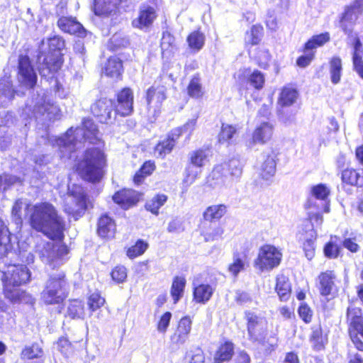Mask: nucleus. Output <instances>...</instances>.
I'll return each instance as SVG.
<instances>
[{
	"instance_id": "obj_1",
	"label": "nucleus",
	"mask_w": 363,
	"mask_h": 363,
	"mask_svg": "<svg viewBox=\"0 0 363 363\" xmlns=\"http://www.w3.org/2000/svg\"><path fill=\"white\" fill-rule=\"evenodd\" d=\"M30 225L52 240H62L65 223L56 208L48 202H41L30 208Z\"/></svg>"
},
{
	"instance_id": "obj_2",
	"label": "nucleus",
	"mask_w": 363,
	"mask_h": 363,
	"mask_svg": "<svg viewBox=\"0 0 363 363\" xmlns=\"http://www.w3.org/2000/svg\"><path fill=\"white\" fill-rule=\"evenodd\" d=\"M106 160L104 153L99 148H89L84 160L79 164L78 169L82 177L91 182H99L104 174Z\"/></svg>"
},
{
	"instance_id": "obj_3",
	"label": "nucleus",
	"mask_w": 363,
	"mask_h": 363,
	"mask_svg": "<svg viewBox=\"0 0 363 363\" xmlns=\"http://www.w3.org/2000/svg\"><path fill=\"white\" fill-rule=\"evenodd\" d=\"M98 132L94 122L91 119H85L83 121V128H77L74 130L71 128L64 136L57 138L56 143L62 152H71L77 148L78 142L97 137Z\"/></svg>"
},
{
	"instance_id": "obj_4",
	"label": "nucleus",
	"mask_w": 363,
	"mask_h": 363,
	"mask_svg": "<svg viewBox=\"0 0 363 363\" xmlns=\"http://www.w3.org/2000/svg\"><path fill=\"white\" fill-rule=\"evenodd\" d=\"M48 45L49 53L38 56L39 72L45 77L57 72L61 67L62 62L60 51L65 46V42L61 38L54 36L48 40Z\"/></svg>"
},
{
	"instance_id": "obj_5",
	"label": "nucleus",
	"mask_w": 363,
	"mask_h": 363,
	"mask_svg": "<svg viewBox=\"0 0 363 363\" xmlns=\"http://www.w3.org/2000/svg\"><path fill=\"white\" fill-rule=\"evenodd\" d=\"M69 284L64 274L51 276L46 281L41 294L43 302L47 305L59 304L67 297Z\"/></svg>"
},
{
	"instance_id": "obj_6",
	"label": "nucleus",
	"mask_w": 363,
	"mask_h": 363,
	"mask_svg": "<svg viewBox=\"0 0 363 363\" xmlns=\"http://www.w3.org/2000/svg\"><path fill=\"white\" fill-rule=\"evenodd\" d=\"M86 208V196L83 188L74 184L69 187L67 195L65 199L64 211L77 220Z\"/></svg>"
},
{
	"instance_id": "obj_7",
	"label": "nucleus",
	"mask_w": 363,
	"mask_h": 363,
	"mask_svg": "<svg viewBox=\"0 0 363 363\" xmlns=\"http://www.w3.org/2000/svg\"><path fill=\"white\" fill-rule=\"evenodd\" d=\"M244 317L247 321V330L250 340L253 342H263L269 329L267 318L250 310L245 311Z\"/></svg>"
},
{
	"instance_id": "obj_8",
	"label": "nucleus",
	"mask_w": 363,
	"mask_h": 363,
	"mask_svg": "<svg viewBox=\"0 0 363 363\" xmlns=\"http://www.w3.org/2000/svg\"><path fill=\"white\" fill-rule=\"evenodd\" d=\"M28 106L35 118L43 117L45 120L55 119L60 112L57 106L52 102L49 96L42 90L40 93H37L36 97L33 96L31 104Z\"/></svg>"
},
{
	"instance_id": "obj_9",
	"label": "nucleus",
	"mask_w": 363,
	"mask_h": 363,
	"mask_svg": "<svg viewBox=\"0 0 363 363\" xmlns=\"http://www.w3.org/2000/svg\"><path fill=\"white\" fill-rule=\"evenodd\" d=\"M281 258L279 249L272 245H264L259 248L254 264L261 272L271 271L279 265Z\"/></svg>"
},
{
	"instance_id": "obj_10",
	"label": "nucleus",
	"mask_w": 363,
	"mask_h": 363,
	"mask_svg": "<svg viewBox=\"0 0 363 363\" xmlns=\"http://www.w3.org/2000/svg\"><path fill=\"white\" fill-rule=\"evenodd\" d=\"M68 249L62 245H54L52 242L43 244L38 249V255L43 262L55 267L62 263V258L67 255Z\"/></svg>"
},
{
	"instance_id": "obj_11",
	"label": "nucleus",
	"mask_w": 363,
	"mask_h": 363,
	"mask_svg": "<svg viewBox=\"0 0 363 363\" xmlns=\"http://www.w3.org/2000/svg\"><path fill=\"white\" fill-rule=\"evenodd\" d=\"M164 86H152L146 93L147 109L149 117L155 119L159 115L162 102L166 99Z\"/></svg>"
},
{
	"instance_id": "obj_12",
	"label": "nucleus",
	"mask_w": 363,
	"mask_h": 363,
	"mask_svg": "<svg viewBox=\"0 0 363 363\" xmlns=\"http://www.w3.org/2000/svg\"><path fill=\"white\" fill-rule=\"evenodd\" d=\"M30 277V273L23 264H9L5 272H3V284L21 286L26 284Z\"/></svg>"
},
{
	"instance_id": "obj_13",
	"label": "nucleus",
	"mask_w": 363,
	"mask_h": 363,
	"mask_svg": "<svg viewBox=\"0 0 363 363\" xmlns=\"http://www.w3.org/2000/svg\"><path fill=\"white\" fill-rule=\"evenodd\" d=\"M18 81L26 88H33L37 82V74L26 55H20L18 65Z\"/></svg>"
},
{
	"instance_id": "obj_14",
	"label": "nucleus",
	"mask_w": 363,
	"mask_h": 363,
	"mask_svg": "<svg viewBox=\"0 0 363 363\" xmlns=\"http://www.w3.org/2000/svg\"><path fill=\"white\" fill-rule=\"evenodd\" d=\"M114 107V103L111 99L104 98L91 105V111L101 123H109L112 122Z\"/></svg>"
},
{
	"instance_id": "obj_15",
	"label": "nucleus",
	"mask_w": 363,
	"mask_h": 363,
	"mask_svg": "<svg viewBox=\"0 0 363 363\" xmlns=\"http://www.w3.org/2000/svg\"><path fill=\"white\" fill-rule=\"evenodd\" d=\"M117 106L114 107L113 115L130 116L133 111V93L129 88L122 89L118 94Z\"/></svg>"
},
{
	"instance_id": "obj_16",
	"label": "nucleus",
	"mask_w": 363,
	"mask_h": 363,
	"mask_svg": "<svg viewBox=\"0 0 363 363\" xmlns=\"http://www.w3.org/2000/svg\"><path fill=\"white\" fill-rule=\"evenodd\" d=\"M191 325L192 320L189 317L182 318L179 322L177 330L170 337L171 344L176 347L183 345L189 338Z\"/></svg>"
},
{
	"instance_id": "obj_17",
	"label": "nucleus",
	"mask_w": 363,
	"mask_h": 363,
	"mask_svg": "<svg viewBox=\"0 0 363 363\" xmlns=\"http://www.w3.org/2000/svg\"><path fill=\"white\" fill-rule=\"evenodd\" d=\"M240 84L247 82L254 88L260 89L264 84V77L258 70L252 71L248 68L240 69L235 77Z\"/></svg>"
},
{
	"instance_id": "obj_18",
	"label": "nucleus",
	"mask_w": 363,
	"mask_h": 363,
	"mask_svg": "<svg viewBox=\"0 0 363 363\" xmlns=\"http://www.w3.org/2000/svg\"><path fill=\"white\" fill-rule=\"evenodd\" d=\"M157 13L154 7L149 5H142L139 9L138 18L133 21L135 28L143 29L151 26L157 18Z\"/></svg>"
},
{
	"instance_id": "obj_19",
	"label": "nucleus",
	"mask_w": 363,
	"mask_h": 363,
	"mask_svg": "<svg viewBox=\"0 0 363 363\" xmlns=\"http://www.w3.org/2000/svg\"><path fill=\"white\" fill-rule=\"evenodd\" d=\"M274 126L269 122H263L258 125L252 133L250 146L255 144L264 145L269 141L273 135Z\"/></svg>"
},
{
	"instance_id": "obj_20",
	"label": "nucleus",
	"mask_w": 363,
	"mask_h": 363,
	"mask_svg": "<svg viewBox=\"0 0 363 363\" xmlns=\"http://www.w3.org/2000/svg\"><path fill=\"white\" fill-rule=\"evenodd\" d=\"M180 130H173L168 137L160 141L155 147V154L161 158H164L169 154L176 144V140L180 136Z\"/></svg>"
},
{
	"instance_id": "obj_21",
	"label": "nucleus",
	"mask_w": 363,
	"mask_h": 363,
	"mask_svg": "<svg viewBox=\"0 0 363 363\" xmlns=\"http://www.w3.org/2000/svg\"><path fill=\"white\" fill-rule=\"evenodd\" d=\"M113 200L115 203L120 205L121 208L128 209L136 204L139 201V195L133 190L123 189L116 192L113 196Z\"/></svg>"
},
{
	"instance_id": "obj_22",
	"label": "nucleus",
	"mask_w": 363,
	"mask_h": 363,
	"mask_svg": "<svg viewBox=\"0 0 363 363\" xmlns=\"http://www.w3.org/2000/svg\"><path fill=\"white\" fill-rule=\"evenodd\" d=\"M57 25L64 32L78 35L79 36H83L85 34L83 26L74 18L61 17L57 21Z\"/></svg>"
},
{
	"instance_id": "obj_23",
	"label": "nucleus",
	"mask_w": 363,
	"mask_h": 363,
	"mask_svg": "<svg viewBox=\"0 0 363 363\" xmlns=\"http://www.w3.org/2000/svg\"><path fill=\"white\" fill-rule=\"evenodd\" d=\"M194 301L197 303H206L212 297L215 288L208 284L196 285L194 283Z\"/></svg>"
},
{
	"instance_id": "obj_24",
	"label": "nucleus",
	"mask_w": 363,
	"mask_h": 363,
	"mask_svg": "<svg viewBox=\"0 0 363 363\" xmlns=\"http://www.w3.org/2000/svg\"><path fill=\"white\" fill-rule=\"evenodd\" d=\"M15 90L11 79L4 77L0 79V107L7 106L15 96Z\"/></svg>"
},
{
	"instance_id": "obj_25",
	"label": "nucleus",
	"mask_w": 363,
	"mask_h": 363,
	"mask_svg": "<svg viewBox=\"0 0 363 363\" xmlns=\"http://www.w3.org/2000/svg\"><path fill=\"white\" fill-rule=\"evenodd\" d=\"M18 286H19L11 285L10 284H4V294L5 297L11 303L28 301L30 296L25 291L21 289Z\"/></svg>"
},
{
	"instance_id": "obj_26",
	"label": "nucleus",
	"mask_w": 363,
	"mask_h": 363,
	"mask_svg": "<svg viewBox=\"0 0 363 363\" xmlns=\"http://www.w3.org/2000/svg\"><path fill=\"white\" fill-rule=\"evenodd\" d=\"M352 47L353 67L359 77L363 79V45L358 37L354 38Z\"/></svg>"
},
{
	"instance_id": "obj_27",
	"label": "nucleus",
	"mask_w": 363,
	"mask_h": 363,
	"mask_svg": "<svg viewBox=\"0 0 363 363\" xmlns=\"http://www.w3.org/2000/svg\"><path fill=\"white\" fill-rule=\"evenodd\" d=\"M116 228L114 221L107 215L101 216L98 222L97 232L99 236L104 238H113Z\"/></svg>"
},
{
	"instance_id": "obj_28",
	"label": "nucleus",
	"mask_w": 363,
	"mask_h": 363,
	"mask_svg": "<svg viewBox=\"0 0 363 363\" xmlns=\"http://www.w3.org/2000/svg\"><path fill=\"white\" fill-rule=\"evenodd\" d=\"M335 276L332 271L321 273L319 277V291L323 296H328L333 292L335 287L334 279Z\"/></svg>"
},
{
	"instance_id": "obj_29",
	"label": "nucleus",
	"mask_w": 363,
	"mask_h": 363,
	"mask_svg": "<svg viewBox=\"0 0 363 363\" xmlns=\"http://www.w3.org/2000/svg\"><path fill=\"white\" fill-rule=\"evenodd\" d=\"M264 157V162L262 163L259 169V174L262 179L265 180H269L273 177L276 172V161L275 155L272 153L271 155H267Z\"/></svg>"
},
{
	"instance_id": "obj_30",
	"label": "nucleus",
	"mask_w": 363,
	"mask_h": 363,
	"mask_svg": "<svg viewBox=\"0 0 363 363\" xmlns=\"http://www.w3.org/2000/svg\"><path fill=\"white\" fill-rule=\"evenodd\" d=\"M311 194L315 199L324 201L323 211L325 213L330 212V206L328 197L330 194V188L324 184H319L311 187Z\"/></svg>"
},
{
	"instance_id": "obj_31",
	"label": "nucleus",
	"mask_w": 363,
	"mask_h": 363,
	"mask_svg": "<svg viewBox=\"0 0 363 363\" xmlns=\"http://www.w3.org/2000/svg\"><path fill=\"white\" fill-rule=\"evenodd\" d=\"M362 13L357 12V9L352 5L345 10L340 20V27L345 33L349 34L352 31L350 27Z\"/></svg>"
},
{
	"instance_id": "obj_32",
	"label": "nucleus",
	"mask_w": 363,
	"mask_h": 363,
	"mask_svg": "<svg viewBox=\"0 0 363 363\" xmlns=\"http://www.w3.org/2000/svg\"><path fill=\"white\" fill-rule=\"evenodd\" d=\"M11 249L9 229L3 220L0 218V259L7 255Z\"/></svg>"
},
{
	"instance_id": "obj_33",
	"label": "nucleus",
	"mask_w": 363,
	"mask_h": 363,
	"mask_svg": "<svg viewBox=\"0 0 363 363\" xmlns=\"http://www.w3.org/2000/svg\"><path fill=\"white\" fill-rule=\"evenodd\" d=\"M297 98V91L294 88L286 86L283 88L280 93L278 104L282 108L290 106L296 102Z\"/></svg>"
},
{
	"instance_id": "obj_34",
	"label": "nucleus",
	"mask_w": 363,
	"mask_h": 363,
	"mask_svg": "<svg viewBox=\"0 0 363 363\" xmlns=\"http://www.w3.org/2000/svg\"><path fill=\"white\" fill-rule=\"evenodd\" d=\"M342 180L348 184L362 186L363 169L359 172L352 169H345L342 173Z\"/></svg>"
},
{
	"instance_id": "obj_35",
	"label": "nucleus",
	"mask_w": 363,
	"mask_h": 363,
	"mask_svg": "<svg viewBox=\"0 0 363 363\" xmlns=\"http://www.w3.org/2000/svg\"><path fill=\"white\" fill-rule=\"evenodd\" d=\"M123 70L122 62L116 57H110L105 66L104 73L110 77L118 78Z\"/></svg>"
},
{
	"instance_id": "obj_36",
	"label": "nucleus",
	"mask_w": 363,
	"mask_h": 363,
	"mask_svg": "<svg viewBox=\"0 0 363 363\" xmlns=\"http://www.w3.org/2000/svg\"><path fill=\"white\" fill-rule=\"evenodd\" d=\"M347 320L350 322V330L353 334H360L363 337V318L356 314L354 309L347 310Z\"/></svg>"
},
{
	"instance_id": "obj_37",
	"label": "nucleus",
	"mask_w": 363,
	"mask_h": 363,
	"mask_svg": "<svg viewBox=\"0 0 363 363\" xmlns=\"http://www.w3.org/2000/svg\"><path fill=\"white\" fill-rule=\"evenodd\" d=\"M67 314L72 319H83L85 315L84 303L77 299L71 301L67 307Z\"/></svg>"
},
{
	"instance_id": "obj_38",
	"label": "nucleus",
	"mask_w": 363,
	"mask_h": 363,
	"mask_svg": "<svg viewBox=\"0 0 363 363\" xmlns=\"http://www.w3.org/2000/svg\"><path fill=\"white\" fill-rule=\"evenodd\" d=\"M276 290L281 301H286L291 296V285L286 277L281 275L277 279Z\"/></svg>"
},
{
	"instance_id": "obj_39",
	"label": "nucleus",
	"mask_w": 363,
	"mask_h": 363,
	"mask_svg": "<svg viewBox=\"0 0 363 363\" xmlns=\"http://www.w3.org/2000/svg\"><path fill=\"white\" fill-rule=\"evenodd\" d=\"M188 94L195 99L201 98L204 94L201 80L199 74L194 75L187 87Z\"/></svg>"
},
{
	"instance_id": "obj_40",
	"label": "nucleus",
	"mask_w": 363,
	"mask_h": 363,
	"mask_svg": "<svg viewBox=\"0 0 363 363\" xmlns=\"http://www.w3.org/2000/svg\"><path fill=\"white\" fill-rule=\"evenodd\" d=\"M226 213V206L223 204L209 206L203 213V218L206 220L213 221L219 220Z\"/></svg>"
},
{
	"instance_id": "obj_41",
	"label": "nucleus",
	"mask_w": 363,
	"mask_h": 363,
	"mask_svg": "<svg viewBox=\"0 0 363 363\" xmlns=\"http://www.w3.org/2000/svg\"><path fill=\"white\" fill-rule=\"evenodd\" d=\"M167 201V196L164 194H157L151 199L148 200L145 203V208L152 213L157 216L159 209Z\"/></svg>"
},
{
	"instance_id": "obj_42",
	"label": "nucleus",
	"mask_w": 363,
	"mask_h": 363,
	"mask_svg": "<svg viewBox=\"0 0 363 363\" xmlns=\"http://www.w3.org/2000/svg\"><path fill=\"white\" fill-rule=\"evenodd\" d=\"M186 285V279L182 277H176L172 282L171 287V295L176 303L184 294V290Z\"/></svg>"
},
{
	"instance_id": "obj_43",
	"label": "nucleus",
	"mask_w": 363,
	"mask_h": 363,
	"mask_svg": "<svg viewBox=\"0 0 363 363\" xmlns=\"http://www.w3.org/2000/svg\"><path fill=\"white\" fill-rule=\"evenodd\" d=\"M233 345L230 342H225L221 345L214 356V362L216 363H223L229 360L233 355Z\"/></svg>"
},
{
	"instance_id": "obj_44",
	"label": "nucleus",
	"mask_w": 363,
	"mask_h": 363,
	"mask_svg": "<svg viewBox=\"0 0 363 363\" xmlns=\"http://www.w3.org/2000/svg\"><path fill=\"white\" fill-rule=\"evenodd\" d=\"M311 341L318 350L323 349L324 344L327 342V336L323 335L322 328L320 325L313 326Z\"/></svg>"
},
{
	"instance_id": "obj_45",
	"label": "nucleus",
	"mask_w": 363,
	"mask_h": 363,
	"mask_svg": "<svg viewBox=\"0 0 363 363\" xmlns=\"http://www.w3.org/2000/svg\"><path fill=\"white\" fill-rule=\"evenodd\" d=\"M43 354V350L38 343H33L30 346L26 347L21 352V358L24 359H32L40 358Z\"/></svg>"
},
{
	"instance_id": "obj_46",
	"label": "nucleus",
	"mask_w": 363,
	"mask_h": 363,
	"mask_svg": "<svg viewBox=\"0 0 363 363\" xmlns=\"http://www.w3.org/2000/svg\"><path fill=\"white\" fill-rule=\"evenodd\" d=\"M187 42L191 49L199 51L204 45L205 36L199 31H194L188 36Z\"/></svg>"
},
{
	"instance_id": "obj_47",
	"label": "nucleus",
	"mask_w": 363,
	"mask_h": 363,
	"mask_svg": "<svg viewBox=\"0 0 363 363\" xmlns=\"http://www.w3.org/2000/svg\"><path fill=\"white\" fill-rule=\"evenodd\" d=\"M330 72L333 84L339 83L341 78L342 61L340 57H335L330 60Z\"/></svg>"
},
{
	"instance_id": "obj_48",
	"label": "nucleus",
	"mask_w": 363,
	"mask_h": 363,
	"mask_svg": "<svg viewBox=\"0 0 363 363\" xmlns=\"http://www.w3.org/2000/svg\"><path fill=\"white\" fill-rule=\"evenodd\" d=\"M330 40V35L328 33H321L313 36L305 45V49L312 50L317 47L322 46Z\"/></svg>"
},
{
	"instance_id": "obj_49",
	"label": "nucleus",
	"mask_w": 363,
	"mask_h": 363,
	"mask_svg": "<svg viewBox=\"0 0 363 363\" xmlns=\"http://www.w3.org/2000/svg\"><path fill=\"white\" fill-rule=\"evenodd\" d=\"M200 174L201 168L191 163L186 168L184 183L188 186L191 185L199 177Z\"/></svg>"
},
{
	"instance_id": "obj_50",
	"label": "nucleus",
	"mask_w": 363,
	"mask_h": 363,
	"mask_svg": "<svg viewBox=\"0 0 363 363\" xmlns=\"http://www.w3.org/2000/svg\"><path fill=\"white\" fill-rule=\"evenodd\" d=\"M263 28L259 26H253L250 32L246 33L245 41L251 45H257L261 40Z\"/></svg>"
},
{
	"instance_id": "obj_51",
	"label": "nucleus",
	"mask_w": 363,
	"mask_h": 363,
	"mask_svg": "<svg viewBox=\"0 0 363 363\" xmlns=\"http://www.w3.org/2000/svg\"><path fill=\"white\" fill-rule=\"evenodd\" d=\"M208 153L205 150H198L190 153L191 163L202 167L207 162Z\"/></svg>"
},
{
	"instance_id": "obj_52",
	"label": "nucleus",
	"mask_w": 363,
	"mask_h": 363,
	"mask_svg": "<svg viewBox=\"0 0 363 363\" xmlns=\"http://www.w3.org/2000/svg\"><path fill=\"white\" fill-rule=\"evenodd\" d=\"M147 246L148 245L147 242L143 240H138L134 245L128 249L127 256L130 259L137 257L145 252Z\"/></svg>"
},
{
	"instance_id": "obj_53",
	"label": "nucleus",
	"mask_w": 363,
	"mask_h": 363,
	"mask_svg": "<svg viewBox=\"0 0 363 363\" xmlns=\"http://www.w3.org/2000/svg\"><path fill=\"white\" fill-rule=\"evenodd\" d=\"M174 39L169 33L163 35L161 41V49L162 55L171 54L175 49Z\"/></svg>"
},
{
	"instance_id": "obj_54",
	"label": "nucleus",
	"mask_w": 363,
	"mask_h": 363,
	"mask_svg": "<svg viewBox=\"0 0 363 363\" xmlns=\"http://www.w3.org/2000/svg\"><path fill=\"white\" fill-rule=\"evenodd\" d=\"M128 45V38L121 33H115L109 40V47L113 50L126 47Z\"/></svg>"
},
{
	"instance_id": "obj_55",
	"label": "nucleus",
	"mask_w": 363,
	"mask_h": 363,
	"mask_svg": "<svg viewBox=\"0 0 363 363\" xmlns=\"http://www.w3.org/2000/svg\"><path fill=\"white\" fill-rule=\"evenodd\" d=\"M236 133V129L230 125L223 124L220 133L218 136L220 143H228Z\"/></svg>"
},
{
	"instance_id": "obj_56",
	"label": "nucleus",
	"mask_w": 363,
	"mask_h": 363,
	"mask_svg": "<svg viewBox=\"0 0 363 363\" xmlns=\"http://www.w3.org/2000/svg\"><path fill=\"white\" fill-rule=\"evenodd\" d=\"M254 57L259 67L266 68L270 61L271 55L267 50L259 48Z\"/></svg>"
},
{
	"instance_id": "obj_57",
	"label": "nucleus",
	"mask_w": 363,
	"mask_h": 363,
	"mask_svg": "<svg viewBox=\"0 0 363 363\" xmlns=\"http://www.w3.org/2000/svg\"><path fill=\"white\" fill-rule=\"evenodd\" d=\"M245 269L244 261L238 256L235 255L233 257V261L228 266V272L234 277H237L238 274L243 271Z\"/></svg>"
},
{
	"instance_id": "obj_58",
	"label": "nucleus",
	"mask_w": 363,
	"mask_h": 363,
	"mask_svg": "<svg viewBox=\"0 0 363 363\" xmlns=\"http://www.w3.org/2000/svg\"><path fill=\"white\" fill-rule=\"evenodd\" d=\"M224 230L221 226H216L210 230H206L203 233V236L206 242H212L222 238Z\"/></svg>"
},
{
	"instance_id": "obj_59",
	"label": "nucleus",
	"mask_w": 363,
	"mask_h": 363,
	"mask_svg": "<svg viewBox=\"0 0 363 363\" xmlns=\"http://www.w3.org/2000/svg\"><path fill=\"white\" fill-rule=\"evenodd\" d=\"M31 206H29L26 203H24L22 200H17L13 208H12V216H13L15 221L18 223H21V211L23 208H26L30 212V208Z\"/></svg>"
},
{
	"instance_id": "obj_60",
	"label": "nucleus",
	"mask_w": 363,
	"mask_h": 363,
	"mask_svg": "<svg viewBox=\"0 0 363 363\" xmlns=\"http://www.w3.org/2000/svg\"><path fill=\"white\" fill-rule=\"evenodd\" d=\"M105 303V299L98 293H94L88 298V306L91 311H95Z\"/></svg>"
},
{
	"instance_id": "obj_61",
	"label": "nucleus",
	"mask_w": 363,
	"mask_h": 363,
	"mask_svg": "<svg viewBox=\"0 0 363 363\" xmlns=\"http://www.w3.org/2000/svg\"><path fill=\"white\" fill-rule=\"evenodd\" d=\"M111 277L117 283H123L127 278V270L124 266H116L111 272Z\"/></svg>"
},
{
	"instance_id": "obj_62",
	"label": "nucleus",
	"mask_w": 363,
	"mask_h": 363,
	"mask_svg": "<svg viewBox=\"0 0 363 363\" xmlns=\"http://www.w3.org/2000/svg\"><path fill=\"white\" fill-rule=\"evenodd\" d=\"M17 182H21L20 178L13 175L3 174L0 176V191H5L11 185Z\"/></svg>"
},
{
	"instance_id": "obj_63",
	"label": "nucleus",
	"mask_w": 363,
	"mask_h": 363,
	"mask_svg": "<svg viewBox=\"0 0 363 363\" xmlns=\"http://www.w3.org/2000/svg\"><path fill=\"white\" fill-rule=\"evenodd\" d=\"M228 169L232 177L238 179L242 172V167L241 162L236 159H233L228 162Z\"/></svg>"
},
{
	"instance_id": "obj_64",
	"label": "nucleus",
	"mask_w": 363,
	"mask_h": 363,
	"mask_svg": "<svg viewBox=\"0 0 363 363\" xmlns=\"http://www.w3.org/2000/svg\"><path fill=\"white\" fill-rule=\"evenodd\" d=\"M172 318V313L170 312L164 313L160 318L157 329L159 333H165Z\"/></svg>"
}]
</instances>
